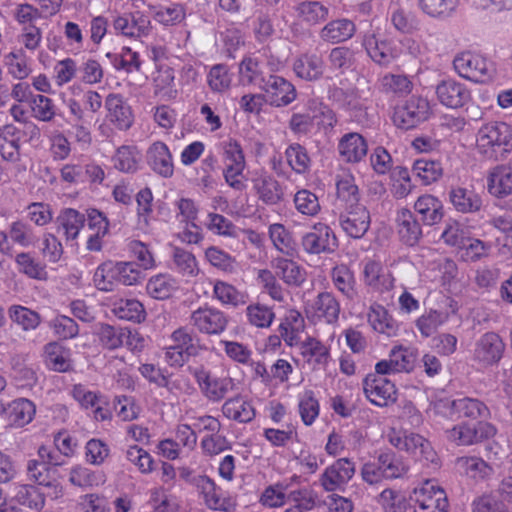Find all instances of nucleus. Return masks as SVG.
<instances>
[{
    "label": "nucleus",
    "mask_w": 512,
    "mask_h": 512,
    "mask_svg": "<svg viewBox=\"0 0 512 512\" xmlns=\"http://www.w3.org/2000/svg\"><path fill=\"white\" fill-rule=\"evenodd\" d=\"M107 119L119 130H127L133 123L131 107L120 94L111 93L105 99Z\"/></svg>",
    "instance_id": "nucleus-20"
},
{
    "label": "nucleus",
    "mask_w": 512,
    "mask_h": 512,
    "mask_svg": "<svg viewBox=\"0 0 512 512\" xmlns=\"http://www.w3.org/2000/svg\"><path fill=\"white\" fill-rule=\"evenodd\" d=\"M363 45L371 59L379 65H389L398 55L393 42L380 39L374 34L366 35Z\"/></svg>",
    "instance_id": "nucleus-23"
},
{
    "label": "nucleus",
    "mask_w": 512,
    "mask_h": 512,
    "mask_svg": "<svg viewBox=\"0 0 512 512\" xmlns=\"http://www.w3.org/2000/svg\"><path fill=\"white\" fill-rule=\"evenodd\" d=\"M13 499L20 505L40 510L44 507L45 499L42 493L32 485H17Z\"/></svg>",
    "instance_id": "nucleus-55"
},
{
    "label": "nucleus",
    "mask_w": 512,
    "mask_h": 512,
    "mask_svg": "<svg viewBox=\"0 0 512 512\" xmlns=\"http://www.w3.org/2000/svg\"><path fill=\"white\" fill-rule=\"evenodd\" d=\"M331 279L335 288L349 300L357 296L356 280L353 272L346 265H338L332 269Z\"/></svg>",
    "instance_id": "nucleus-42"
},
{
    "label": "nucleus",
    "mask_w": 512,
    "mask_h": 512,
    "mask_svg": "<svg viewBox=\"0 0 512 512\" xmlns=\"http://www.w3.org/2000/svg\"><path fill=\"white\" fill-rule=\"evenodd\" d=\"M15 263L20 273L31 279L46 280V265L29 252H21L15 256Z\"/></svg>",
    "instance_id": "nucleus-43"
},
{
    "label": "nucleus",
    "mask_w": 512,
    "mask_h": 512,
    "mask_svg": "<svg viewBox=\"0 0 512 512\" xmlns=\"http://www.w3.org/2000/svg\"><path fill=\"white\" fill-rule=\"evenodd\" d=\"M414 501L418 506L431 505L441 508H448V501L445 491L434 482L427 480L421 487L414 489Z\"/></svg>",
    "instance_id": "nucleus-31"
},
{
    "label": "nucleus",
    "mask_w": 512,
    "mask_h": 512,
    "mask_svg": "<svg viewBox=\"0 0 512 512\" xmlns=\"http://www.w3.org/2000/svg\"><path fill=\"white\" fill-rule=\"evenodd\" d=\"M363 390L369 401L377 406H386L396 400L395 385L385 377L368 374L363 380Z\"/></svg>",
    "instance_id": "nucleus-16"
},
{
    "label": "nucleus",
    "mask_w": 512,
    "mask_h": 512,
    "mask_svg": "<svg viewBox=\"0 0 512 512\" xmlns=\"http://www.w3.org/2000/svg\"><path fill=\"white\" fill-rule=\"evenodd\" d=\"M356 473V463L347 457L339 458L327 466L319 477L326 492L343 491Z\"/></svg>",
    "instance_id": "nucleus-7"
},
{
    "label": "nucleus",
    "mask_w": 512,
    "mask_h": 512,
    "mask_svg": "<svg viewBox=\"0 0 512 512\" xmlns=\"http://www.w3.org/2000/svg\"><path fill=\"white\" fill-rule=\"evenodd\" d=\"M35 415V405L26 398H18L6 406L5 415L8 424L23 427L30 423Z\"/></svg>",
    "instance_id": "nucleus-29"
},
{
    "label": "nucleus",
    "mask_w": 512,
    "mask_h": 512,
    "mask_svg": "<svg viewBox=\"0 0 512 512\" xmlns=\"http://www.w3.org/2000/svg\"><path fill=\"white\" fill-rule=\"evenodd\" d=\"M414 209L421 216V220L425 225H435L443 218L442 203L436 197L429 194L420 196L414 204Z\"/></svg>",
    "instance_id": "nucleus-36"
},
{
    "label": "nucleus",
    "mask_w": 512,
    "mask_h": 512,
    "mask_svg": "<svg viewBox=\"0 0 512 512\" xmlns=\"http://www.w3.org/2000/svg\"><path fill=\"white\" fill-rule=\"evenodd\" d=\"M438 413L453 418L465 417L470 419H487L490 417V409L481 400L471 397H462L454 400L441 399L435 403Z\"/></svg>",
    "instance_id": "nucleus-5"
},
{
    "label": "nucleus",
    "mask_w": 512,
    "mask_h": 512,
    "mask_svg": "<svg viewBox=\"0 0 512 512\" xmlns=\"http://www.w3.org/2000/svg\"><path fill=\"white\" fill-rule=\"evenodd\" d=\"M395 223L397 234L403 244L413 247L420 242L423 236L422 228L411 210L407 208L398 210Z\"/></svg>",
    "instance_id": "nucleus-19"
},
{
    "label": "nucleus",
    "mask_w": 512,
    "mask_h": 512,
    "mask_svg": "<svg viewBox=\"0 0 512 512\" xmlns=\"http://www.w3.org/2000/svg\"><path fill=\"white\" fill-rule=\"evenodd\" d=\"M27 473L37 484L53 489L52 497L58 498L63 494V488L55 477V470L38 460H29Z\"/></svg>",
    "instance_id": "nucleus-27"
},
{
    "label": "nucleus",
    "mask_w": 512,
    "mask_h": 512,
    "mask_svg": "<svg viewBox=\"0 0 512 512\" xmlns=\"http://www.w3.org/2000/svg\"><path fill=\"white\" fill-rule=\"evenodd\" d=\"M430 112L427 99L421 96H412L394 108L393 122L401 129H411L425 121Z\"/></svg>",
    "instance_id": "nucleus-6"
},
{
    "label": "nucleus",
    "mask_w": 512,
    "mask_h": 512,
    "mask_svg": "<svg viewBox=\"0 0 512 512\" xmlns=\"http://www.w3.org/2000/svg\"><path fill=\"white\" fill-rule=\"evenodd\" d=\"M172 262L174 269L183 276L195 277L199 273L196 257L181 247H173Z\"/></svg>",
    "instance_id": "nucleus-51"
},
{
    "label": "nucleus",
    "mask_w": 512,
    "mask_h": 512,
    "mask_svg": "<svg viewBox=\"0 0 512 512\" xmlns=\"http://www.w3.org/2000/svg\"><path fill=\"white\" fill-rule=\"evenodd\" d=\"M496 427L487 421L461 422L446 430V437L458 446H470L495 436Z\"/></svg>",
    "instance_id": "nucleus-4"
},
{
    "label": "nucleus",
    "mask_w": 512,
    "mask_h": 512,
    "mask_svg": "<svg viewBox=\"0 0 512 512\" xmlns=\"http://www.w3.org/2000/svg\"><path fill=\"white\" fill-rule=\"evenodd\" d=\"M338 151L346 162L357 163L366 156L368 145L362 135L351 132L341 137Z\"/></svg>",
    "instance_id": "nucleus-28"
},
{
    "label": "nucleus",
    "mask_w": 512,
    "mask_h": 512,
    "mask_svg": "<svg viewBox=\"0 0 512 512\" xmlns=\"http://www.w3.org/2000/svg\"><path fill=\"white\" fill-rule=\"evenodd\" d=\"M112 27L117 35L131 39H141L152 31L150 17L141 11L114 15Z\"/></svg>",
    "instance_id": "nucleus-8"
},
{
    "label": "nucleus",
    "mask_w": 512,
    "mask_h": 512,
    "mask_svg": "<svg viewBox=\"0 0 512 512\" xmlns=\"http://www.w3.org/2000/svg\"><path fill=\"white\" fill-rule=\"evenodd\" d=\"M305 329L303 316L296 310H289L282 319L278 331L285 343L292 347L301 341L300 335Z\"/></svg>",
    "instance_id": "nucleus-30"
},
{
    "label": "nucleus",
    "mask_w": 512,
    "mask_h": 512,
    "mask_svg": "<svg viewBox=\"0 0 512 512\" xmlns=\"http://www.w3.org/2000/svg\"><path fill=\"white\" fill-rule=\"evenodd\" d=\"M304 362L315 368L325 367L330 359V349L315 337L308 336L297 345Z\"/></svg>",
    "instance_id": "nucleus-22"
},
{
    "label": "nucleus",
    "mask_w": 512,
    "mask_h": 512,
    "mask_svg": "<svg viewBox=\"0 0 512 512\" xmlns=\"http://www.w3.org/2000/svg\"><path fill=\"white\" fill-rule=\"evenodd\" d=\"M456 467L460 473L475 481L489 477L493 471L483 459L475 456L457 458Z\"/></svg>",
    "instance_id": "nucleus-40"
},
{
    "label": "nucleus",
    "mask_w": 512,
    "mask_h": 512,
    "mask_svg": "<svg viewBox=\"0 0 512 512\" xmlns=\"http://www.w3.org/2000/svg\"><path fill=\"white\" fill-rule=\"evenodd\" d=\"M222 413L228 419L239 423H248L255 418L253 405L241 396H236L225 401Z\"/></svg>",
    "instance_id": "nucleus-35"
},
{
    "label": "nucleus",
    "mask_w": 512,
    "mask_h": 512,
    "mask_svg": "<svg viewBox=\"0 0 512 512\" xmlns=\"http://www.w3.org/2000/svg\"><path fill=\"white\" fill-rule=\"evenodd\" d=\"M392 446L401 451L410 453L416 460L423 465L439 467V457L431 446V443L423 436L416 433H401L395 430L388 435Z\"/></svg>",
    "instance_id": "nucleus-2"
},
{
    "label": "nucleus",
    "mask_w": 512,
    "mask_h": 512,
    "mask_svg": "<svg viewBox=\"0 0 512 512\" xmlns=\"http://www.w3.org/2000/svg\"><path fill=\"white\" fill-rule=\"evenodd\" d=\"M98 336L102 346L109 350L117 349L123 345L132 347L134 341L139 340L137 334H133L131 330L108 324L100 326Z\"/></svg>",
    "instance_id": "nucleus-25"
},
{
    "label": "nucleus",
    "mask_w": 512,
    "mask_h": 512,
    "mask_svg": "<svg viewBox=\"0 0 512 512\" xmlns=\"http://www.w3.org/2000/svg\"><path fill=\"white\" fill-rule=\"evenodd\" d=\"M260 88L265 92L267 101L275 107L289 105L297 95L294 85L278 75H270Z\"/></svg>",
    "instance_id": "nucleus-15"
},
{
    "label": "nucleus",
    "mask_w": 512,
    "mask_h": 512,
    "mask_svg": "<svg viewBox=\"0 0 512 512\" xmlns=\"http://www.w3.org/2000/svg\"><path fill=\"white\" fill-rule=\"evenodd\" d=\"M449 201L453 208L463 214L476 213L482 207V199L473 189L461 186L451 187Z\"/></svg>",
    "instance_id": "nucleus-26"
},
{
    "label": "nucleus",
    "mask_w": 512,
    "mask_h": 512,
    "mask_svg": "<svg viewBox=\"0 0 512 512\" xmlns=\"http://www.w3.org/2000/svg\"><path fill=\"white\" fill-rule=\"evenodd\" d=\"M379 503L385 512H406L408 502L405 496L393 489H385L379 495Z\"/></svg>",
    "instance_id": "nucleus-64"
},
{
    "label": "nucleus",
    "mask_w": 512,
    "mask_h": 512,
    "mask_svg": "<svg viewBox=\"0 0 512 512\" xmlns=\"http://www.w3.org/2000/svg\"><path fill=\"white\" fill-rule=\"evenodd\" d=\"M171 339L175 346L181 348L190 356H197L205 349L200 343V338L187 327H179L173 331Z\"/></svg>",
    "instance_id": "nucleus-49"
},
{
    "label": "nucleus",
    "mask_w": 512,
    "mask_h": 512,
    "mask_svg": "<svg viewBox=\"0 0 512 512\" xmlns=\"http://www.w3.org/2000/svg\"><path fill=\"white\" fill-rule=\"evenodd\" d=\"M192 374L202 394L212 402L221 401L235 387L234 380L231 377L214 376L203 367L194 368Z\"/></svg>",
    "instance_id": "nucleus-9"
},
{
    "label": "nucleus",
    "mask_w": 512,
    "mask_h": 512,
    "mask_svg": "<svg viewBox=\"0 0 512 512\" xmlns=\"http://www.w3.org/2000/svg\"><path fill=\"white\" fill-rule=\"evenodd\" d=\"M355 25L348 19H336L328 22L320 30V38L330 43H340L350 39L355 33Z\"/></svg>",
    "instance_id": "nucleus-37"
},
{
    "label": "nucleus",
    "mask_w": 512,
    "mask_h": 512,
    "mask_svg": "<svg viewBox=\"0 0 512 512\" xmlns=\"http://www.w3.org/2000/svg\"><path fill=\"white\" fill-rule=\"evenodd\" d=\"M9 238L21 247L32 246L38 241L32 226L23 220L13 221L9 225Z\"/></svg>",
    "instance_id": "nucleus-56"
},
{
    "label": "nucleus",
    "mask_w": 512,
    "mask_h": 512,
    "mask_svg": "<svg viewBox=\"0 0 512 512\" xmlns=\"http://www.w3.org/2000/svg\"><path fill=\"white\" fill-rule=\"evenodd\" d=\"M340 303L331 292H321L305 306L307 318L316 323L324 321L334 324L339 319Z\"/></svg>",
    "instance_id": "nucleus-11"
},
{
    "label": "nucleus",
    "mask_w": 512,
    "mask_h": 512,
    "mask_svg": "<svg viewBox=\"0 0 512 512\" xmlns=\"http://www.w3.org/2000/svg\"><path fill=\"white\" fill-rule=\"evenodd\" d=\"M272 268L276 276L290 286H300L306 279L305 270L291 259L275 258L272 261Z\"/></svg>",
    "instance_id": "nucleus-33"
},
{
    "label": "nucleus",
    "mask_w": 512,
    "mask_h": 512,
    "mask_svg": "<svg viewBox=\"0 0 512 512\" xmlns=\"http://www.w3.org/2000/svg\"><path fill=\"white\" fill-rule=\"evenodd\" d=\"M488 190L497 197H505L512 194L511 165H498L490 171Z\"/></svg>",
    "instance_id": "nucleus-34"
},
{
    "label": "nucleus",
    "mask_w": 512,
    "mask_h": 512,
    "mask_svg": "<svg viewBox=\"0 0 512 512\" xmlns=\"http://www.w3.org/2000/svg\"><path fill=\"white\" fill-rule=\"evenodd\" d=\"M8 313L10 319L25 331L36 329L41 322L40 315L37 312L21 305L11 306Z\"/></svg>",
    "instance_id": "nucleus-59"
},
{
    "label": "nucleus",
    "mask_w": 512,
    "mask_h": 512,
    "mask_svg": "<svg viewBox=\"0 0 512 512\" xmlns=\"http://www.w3.org/2000/svg\"><path fill=\"white\" fill-rule=\"evenodd\" d=\"M46 364L49 368L65 372L69 369V361L65 355L63 347L57 342H50L44 347Z\"/></svg>",
    "instance_id": "nucleus-63"
},
{
    "label": "nucleus",
    "mask_w": 512,
    "mask_h": 512,
    "mask_svg": "<svg viewBox=\"0 0 512 512\" xmlns=\"http://www.w3.org/2000/svg\"><path fill=\"white\" fill-rule=\"evenodd\" d=\"M117 263L107 261L100 264L93 276L94 285L101 291H112L119 285Z\"/></svg>",
    "instance_id": "nucleus-48"
},
{
    "label": "nucleus",
    "mask_w": 512,
    "mask_h": 512,
    "mask_svg": "<svg viewBox=\"0 0 512 512\" xmlns=\"http://www.w3.org/2000/svg\"><path fill=\"white\" fill-rule=\"evenodd\" d=\"M147 164L159 176L170 178L174 174L173 157L168 146L161 141L154 142L147 150Z\"/></svg>",
    "instance_id": "nucleus-21"
},
{
    "label": "nucleus",
    "mask_w": 512,
    "mask_h": 512,
    "mask_svg": "<svg viewBox=\"0 0 512 512\" xmlns=\"http://www.w3.org/2000/svg\"><path fill=\"white\" fill-rule=\"evenodd\" d=\"M412 170L425 185L436 182L443 174V168L439 161L425 158L416 160Z\"/></svg>",
    "instance_id": "nucleus-54"
},
{
    "label": "nucleus",
    "mask_w": 512,
    "mask_h": 512,
    "mask_svg": "<svg viewBox=\"0 0 512 512\" xmlns=\"http://www.w3.org/2000/svg\"><path fill=\"white\" fill-rule=\"evenodd\" d=\"M32 116L39 121L50 122L55 117V105L53 101L44 95H34L30 100Z\"/></svg>",
    "instance_id": "nucleus-62"
},
{
    "label": "nucleus",
    "mask_w": 512,
    "mask_h": 512,
    "mask_svg": "<svg viewBox=\"0 0 512 512\" xmlns=\"http://www.w3.org/2000/svg\"><path fill=\"white\" fill-rule=\"evenodd\" d=\"M246 317L252 326L257 328H268L275 319V313L271 307L255 303L247 306Z\"/></svg>",
    "instance_id": "nucleus-60"
},
{
    "label": "nucleus",
    "mask_w": 512,
    "mask_h": 512,
    "mask_svg": "<svg viewBox=\"0 0 512 512\" xmlns=\"http://www.w3.org/2000/svg\"><path fill=\"white\" fill-rule=\"evenodd\" d=\"M114 168L124 173H135L139 168L141 154L136 146L123 145L112 157Z\"/></svg>",
    "instance_id": "nucleus-41"
},
{
    "label": "nucleus",
    "mask_w": 512,
    "mask_h": 512,
    "mask_svg": "<svg viewBox=\"0 0 512 512\" xmlns=\"http://www.w3.org/2000/svg\"><path fill=\"white\" fill-rule=\"evenodd\" d=\"M213 297L222 305L238 307L246 304V296L228 282L217 280L213 285Z\"/></svg>",
    "instance_id": "nucleus-47"
},
{
    "label": "nucleus",
    "mask_w": 512,
    "mask_h": 512,
    "mask_svg": "<svg viewBox=\"0 0 512 512\" xmlns=\"http://www.w3.org/2000/svg\"><path fill=\"white\" fill-rule=\"evenodd\" d=\"M453 66L459 76L476 83H488L496 73L491 61L472 52L458 54L453 60Z\"/></svg>",
    "instance_id": "nucleus-3"
},
{
    "label": "nucleus",
    "mask_w": 512,
    "mask_h": 512,
    "mask_svg": "<svg viewBox=\"0 0 512 512\" xmlns=\"http://www.w3.org/2000/svg\"><path fill=\"white\" fill-rule=\"evenodd\" d=\"M378 461L382 465L386 479H396L403 477L409 470L408 464L399 455L394 452L381 453Z\"/></svg>",
    "instance_id": "nucleus-52"
},
{
    "label": "nucleus",
    "mask_w": 512,
    "mask_h": 512,
    "mask_svg": "<svg viewBox=\"0 0 512 512\" xmlns=\"http://www.w3.org/2000/svg\"><path fill=\"white\" fill-rule=\"evenodd\" d=\"M293 202L296 210L302 215L315 216L321 210L318 196L307 189L297 191Z\"/></svg>",
    "instance_id": "nucleus-61"
},
{
    "label": "nucleus",
    "mask_w": 512,
    "mask_h": 512,
    "mask_svg": "<svg viewBox=\"0 0 512 512\" xmlns=\"http://www.w3.org/2000/svg\"><path fill=\"white\" fill-rule=\"evenodd\" d=\"M448 319L447 311L429 309L416 320V327L423 337L428 338L435 334L438 328L446 323Z\"/></svg>",
    "instance_id": "nucleus-45"
},
{
    "label": "nucleus",
    "mask_w": 512,
    "mask_h": 512,
    "mask_svg": "<svg viewBox=\"0 0 512 512\" xmlns=\"http://www.w3.org/2000/svg\"><path fill=\"white\" fill-rule=\"evenodd\" d=\"M295 13L302 24L314 27L329 18L330 8L320 1L306 0L295 6Z\"/></svg>",
    "instance_id": "nucleus-24"
},
{
    "label": "nucleus",
    "mask_w": 512,
    "mask_h": 512,
    "mask_svg": "<svg viewBox=\"0 0 512 512\" xmlns=\"http://www.w3.org/2000/svg\"><path fill=\"white\" fill-rule=\"evenodd\" d=\"M301 244L309 254L331 253L337 249L338 240L328 225L316 223L310 232L302 236Z\"/></svg>",
    "instance_id": "nucleus-12"
},
{
    "label": "nucleus",
    "mask_w": 512,
    "mask_h": 512,
    "mask_svg": "<svg viewBox=\"0 0 512 512\" xmlns=\"http://www.w3.org/2000/svg\"><path fill=\"white\" fill-rule=\"evenodd\" d=\"M105 475L99 471H92L87 467L76 465L69 472V482L77 487L90 488L104 484Z\"/></svg>",
    "instance_id": "nucleus-46"
},
{
    "label": "nucleus",
    "mask_w": 512,
    "mask_h": 512,
    "mask_svg": "<svg viewBox=\"0 0 512 512\" xmlns=\"http://www.w3.org/2000/svg\"><path fill=\"white\" fill-rule=\"evenodd\" d=\"M205 258L213 267L225 273H234L238 267L234 257L215 246L205 250Z\"/></svg>",
    "instance_id": "nucleus-58"
},
{
    "label": "nucleus",
    "mask_w": 512,
    "mask_h": 512,
    "mask_svg": "<svg viewBox=\"0 0 512 512\" xmlns=\"http://www.w3.org/2000/svg\"><path fill=\"white\" fill-rule=\"evenodd\" d=\"M57 223L64 230L66 240H74L84 227L85 216L75 209L67 208L57 217Z\"/></svg>",
    "instance_id": "nucleus-44"
},
{
    "label": "nucleus",
    "mask_w": 512,
    "mask_h": 512,
    "mask_svg": "<svg viewBox=\"0 0 512 512\" xmlns=\"http://www.w3.org/2000/svg\"><path fill=\"white\" fill-rule=\"evenodd\" d=\"M339 224L347 236L360 239L370 227V213L362 204L348 205L339 216Z\"/></svg>",
    "instance_id": "nucleus-13"
},
{
    "label": "nucleus",
    "mask_w": 512,
    "mask_h": 512,
    "mask_svg": "<svg viewBox=\"0 0 512 512\" xmlns=\"http://www.w3.org/2000/svg\"><path fill=\"white\" fill-rule=\"evenodd\" d=\"M476 148L487 159H504L512 151V127L500 121L483 124L476 135Z\"/></svg>",
    "instance_id": "nucleus-1"
},
{
    "label": "nucleus",
    "mask_w": 512,
    "mask_h": 512,
    "mask_svg": "<svg viewBox=\"0 0 512 512\" xmlns=\"http://www.w3.org/2000/svg\"><path fill=\"white\" fill-rule=\"evenodd\" d=\"M437 98L448 108L457 109L469 102L471 94L469 89L455 80H443L436 87Z\"/></svg>",
    "instance_id": "nucleus-18"
},
{
    "label": "nucleus",
    "mask_w": 512,
    "mask_h": 512,
    "mask_svg": "<svg viewBox=\"0 0 512 512\" xmlns=\"http://www.w3.org/2000/svg\"><path fill=\"white\" fill-rule=\"evenodd\" d=\"M189 323L200 333L220 335L226 330L229 318L217 308L204 306L191 313Z\"/></svg>",
    "instance_id": "nucleus-10"
},
{
    "label": "nucleus",
    "mask_w": 512,
    "mask_h": 512,
    "mask_svg": "<svg viewBox=\"0 0 512 512\" xmlns=\"http://www.w3.org/2000/svg\"><path fill=\"white\" fill-rule=\"evenodd\" d=\"M114 314L119 318L135 323L145 319V310L141 302L136 299H120L114 303Z\"/></svg>",
    "instance_id": "nucleus-50"
},
{
    "label": "nucleus",
    "mask_w": 512,
    "mask_h": 512,
    "mask_svg": "<svg viewBox=\"0 0 512 512\" xmlns=\"http://www.w3.org/2000/svg\"><path fill=\"white\" fill-rule=\"evenodd\" d=\"M252 183L258 199L264 204L272 206L284 200V187L273 175L267 172L256 173Z\"/></svg>",
    "instance_id": "nucleus-17"
},
{
    "label": "nucleus",
    "mask_w": 512,
    "mask_h": 512,
    "mask_svg": "<svg viewBox=\"0 0 512 512\" xmlns=\"http://www.w3.org/2000/svg\"><path fill=\"white\" fill-rule=\"evenodd\" d=\"M331 97L340 107L346 110L361 112L366 109L367 98L356 87H336L332 90Z\"/></svg>",
    "instance_id": "nucleus-39"
},
{
    "label": "nucleus",
    "mask_w": 512,
    "mask_h": 512,
    "mask_svg": "<svg viewBox=\"0 0 512 512\" xmlns=\"http://www.w3.org/2000/svg\"><path fill=\"white\" fill-rule=\"evenodd\" d=\"M324 63L321 56L315 53H305L297 57L293 63L295 74L302 79L312 81L323 74Z\"/></svg>",
    "instance_id": "nucleus-32"
},
{
    "label": "nucleus",
    "mask_w": 512,
    "mask_h": 512,
    "mask_svg": "<svg viewBox=\"0 0 512 512\" xmlns=\"http://www.w3.org/2000/svg\"><path fill=\"white\" fill-rule=\"evenodd\" d=\"M239 79L243 85H260L266 81L257 59L245 57L239 65Z\"/></svg>",
    "instance_id": "nucleus-57"
},
{
    "label": "nucleus",
    "mask_w": 512,
    "mask_h": 512,
    "mask_svg": "<svg viewBox=\"0 0 512 512\" xmlns=\"http://www.w3.org/2000/svg\"><path fill=\"white\" fill-rule=\"evenodd\" d=\"M505 349L501 337L494 332L483 334L476 342L474 360L487 367L500 361Z\"/></svg>",
    "instance_id": "nucleus-14"
},
{
    "label": "nucleus",
    "mask_w": 512,
    "mask_h": 512,
    "mask_svg": "<svg viewBox=\"0 0 512 512\" xmlns=\"http://www.w3.org/2000/svg\"><path fill=\"white\" fill-rule=\"evenodd\" d=\"M368 322L375 331L388 337L395 336L399 329L397 321L379 304L371 305L368 313Z\"/></svg>",
    "instance_id": "nucleus-38"
},
{
    "label": "nucleus",
    "mask_w": 512,
    "mask_h": 512,
    "mask_svg": "<svg viewBox=\"0 0 512 512\" xmlns=\"http://www.w3.org/2000/svg\"><path fill=\"white\" fill-rule=\"evenodd\" d=\"M288 165L297 174H305L310 169L311 160L305 147L299 143L290 144L285 150Z\"/></svg>",
    "instance_id": "nucleus-53"
}]
</instances>
